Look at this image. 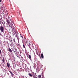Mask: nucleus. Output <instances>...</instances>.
<instances>
[{"instance_id": "13", "label": "nucleus", "mask_w": 78, "mask_h": 78, "mask_svg": "<svg viewBox=\"0 0 78 78\" xmlns=\"http://www.w3.org/2000/svg\"><path fill=\"white\" fill-rule=\"evenodd\" d=\"M23 47L24 48H25V45H24V44H23Z\"/></svg>"}, {"instance_id": "14", "label": "nucleus", "mask_w": 78, "mask_h": 78, "mask_svg": "<svg viewBox=\"0 0 78 78\" xmlns=\"http://www.w3.org/2000/svg\"><path fill=\"white\" fill-rule=\"evenodd\" d=\"M37 55H38V56H40V54H39L38 55V53H37Z\"/></svg>"}, {"instance_id": "9", "label": "nucleus", "mask_w": 78, "mask_h": 78, "mask_svg": "<svg viewBox=\"0 0 78 78\" xmlns=\"http://www.w3.org/2000/svg\"><path fill=\"white\" fill-rule=\"evenodd\" d=\"M8 51L10 52V53H12V50H11V49L10 48L8 49Z\"/></svg>"}, {"instance_id": "20", "label": "nucleus", "mask_w": 78, "mask_h": 78, "mask_svg": "<svg viewBox=\"0 0 78 78\" xmlns=\"http://www.w3.org/2000/svg\"><path fill=\"white\" fill-rule=\"evenodd\" d=\"M42 78H43V77H42Z\"/></svg>"}, {"instance_id": "15", "label": "nucleus", "mask_w": 78, "mask_h": 78, "mask_svg": "<svg viewBox=\"0 0 78 78\" xmlns=\"http://www.w3.org/2000/svg\"><path fill=\"white\" fill-rule=\"evenodd\" d=\"M0 53L1 54H2V51H1V50L0 49Z\"/></svg>"}, {"instance_id": "3", "label": "nucleus", "mask_w": 78, "mask_h": 78, "mask_svg": "<svg viewBox=\"0 0 78 78\" xmlns=\"http://www.w3.org/2000/svg\"><path fill=\"white\" fill-rule=\"evenodd\" d=\"M28 75L30 77H32V76H33V78H37V77H36L37 75H36V73L35 74V73H34V72H32L31 74V73H29L28 74Z\"/></svg>"}, {"instance_id": "6", "label": "nucleus", "mask_w": 78, "mask_h": 78, "mask_svg": "<svg viewBox=\"0 0 78 78\" xmlns=\"http://www.w3.org/2000/svg\"><path fill=\"white\" fill-rule=\"evenodd\" d=\"M9 72L10 73V74H11V75L12 76V77H14V75L13 74V73H12V72L11 71H10Z\"/></svg>"}, {"instance_id": "1", "label": "nucleus", "mask_w": 78, "mask_h": 78, "mask_svg": "<svg viewBox=\"0 0 78 78\" xmlns=\"http://www.w3.org/2000/svg\"><path fill=\"white\" fill-rule=\"evenodd\" d=\"M12 34L13 35L15 36V37H16L18 39V43H19V40L20 39L23 41V38L22 35L21 34H18L19 33L17 32V31L16 30L15 27H12Z\"/></svg>"}, {"instance_id": "18", "label": "nucleus", "mask_w": 78, "mask_h": 78, "mask_svg": "<svg viewBox=\"0 0 78 78\" xmlns=\"http://www.w3.org/2000/svg\"><path fill=\"white\" fill-rule=\"evenodd\" d=\"M6 30H8V29H7L6 28Z\"/></svg>"}, {"instance_id": "4", "label": "nucleus", "mask_w": 78, "mask_h": 78, "mask_svg": "<svg viewBox=\"0 0 78 78\" xmlns=\"http://www.w3.org/2000/svg\"><path fill=\"white\" fill-rule=\"evenodd\" d=\"M7 23L9 25V26H10L11 25H12L11 27V29L12 30V28L13 27H14L13 25H12V23H11V22H10L9 20H7Z\"/></svg>"}, {"instance_id": "16", "label": "nucleus", "mask_w": 78, "mask_h": 78, "mask_svg": "<svg viewBox=\"0 0 78 78\" xmlns=\"http://www.w3.org/2000/svg\"><path fill=\"white\" fill-rule=\"evenodd\" d=\"M3 24H5V22L4 21V23H2Z\"/></svg>"}, {"instance_id": "11", "label": "nucleus", "mask_w": 78, "mask_h": 78, "mask_svg": "<svg viewBox=\"0 0 78 78\" xmlns=\"http://www.w3.org/2000/svg\"><path fill=\"white\" fill-rule=\"evenodd\" d=\"M29 58L30 59V60H31V55H29Z\"/></svg>"}, {"instance_id": "2", "label": "nucleus", "mask_w": 78, "mask_h": 78, "mask_svg": "<svg viewBox=\"0 0 78 78\" xmlns=\"http://www.w3.org/2000/svg\"><path fill=\"white\" fill-rule=\"evenodd\" d=\"M24 41L25 44H27L30 48V49H33L34 48V46H33V43L30 42V41L27 40V39H25Z\"/></svg>"}, {"instance_id": "5", "label": "nucleus", "mask_w": 78, "mask_h": 78, "mask_svg": "<svg viewBox=\"0 0 78 78\" xmlns=\"http://www.w3.org/2000/svg\"><path fill=\"white\" fill-rule=\"evenodd\" d=\"M0 30L1 32L3 33V31H4V27H3V26H1L0 27Z\"/></svg>"}, {"instance_id": "10", "label": "nucleus", "mask_w": 78, "mask_h": 78, "mask_svg": "<svg viewBox=\"0 0 78 78\" xmlns=\"http://www.w3.org/2000/svg\"><path fill=\"white\" fill-rule=\"evenodd\" d=\"M2 61H3V63H5V58H2Z\"/></svg>"}, {"instance_id": "8", "label": "nucleus", "mask_w": 78, "mask_h": 78, "mask_svg": "<svg viewBox=\"0 0 78 78\" xmlns=\"http://www.w3.org/2000/svg\"><path fill=\"white\" fill-rule=\"evenodd\" d=\"M41 58H42V59H44V54H43V53H42L41 54Z\"/></svg>"}, {"instance_id": "12", "label": "nucleus", "mask_w": 78, "mask_h": 78, "mask_svg": "<svg viewBox=\"0 0 78 78\" xmlns=\"http://www.w3.org/2000/svg\"><path fill=\"white\" fill-rule=\"evenodd\" d=\"M38 78H41V75H39L38 76Z\"/></svg>"}, {"instance_id": "7", "label": "nucleus", "mask_w": 78, "mask_h": 78, "mask_svg": "<svg viewBox=\"0 0 78 78\" xmlns=\"http://www.w3.org/2000/svg\"><path fill=\"white\" fill-rule=\"evenodd\" d=\"M7 66L9 68L10 66V64L9 63L7 62Z\"/></svg>"}, {"instance_id": "17", "label": "nucleus", "mask_w": 78, "mask_h": 78, "mask_svg": "<svg viewBox=\"0 0 78 78\" xmlns=\"http://www.w3.org/2000/svg\"><path fill=\"white\" fill-rule=\"evenodd\" d=\"M2 2V0H0V3Z\"/></svg>"}, {"instance_id": "19", "label": "nucleus", "mask_w": 78, "mask_h": 78, "mask_svg": "<svg viewBox=\"0 0 78 78\" xmlns=\"http://www.w3.org/2000/svg\"><path fill=\"white\" fill-rule=\"evenodd\" d=\"M14 42H16L15 41V40H14Z\"/></svg>"}]
</instances>
